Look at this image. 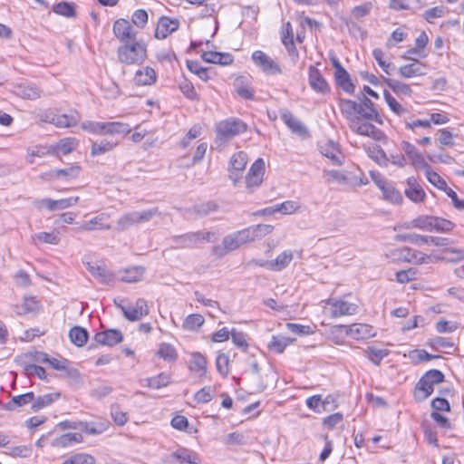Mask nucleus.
I'll list each match as a JSON object with an SVG mask.
<instances>
[{
	"mask_svg": "<svg viewBox=\"0 0 464 464\" xmlns=\"http://www.w3.org/2000/svg\"><path fill=\"white\" fill-rule=\"evenodd\" d=\"M293 251L290 249L283 251L274 260L266 263L268 268L273 271H281L285 269L293 260Z\"/></svg>",
	"mask_w": 464,
	"mask_h": 464,
	"instance_id": "obj_28",
	"label": "nucleus"
},
{
	"mask_svg": "<svg viewBox=\"0 0 464 464\" xmlns=\"http://www.w3.org/2000/svg\"><path fill=\"white\" fill-rule=\"evenodd\" d=\"M246 124L239 119L229 118L216 124V143L225 145L234 137L246 130Z\"/></svg>",
	"mask_w": 464,
	"mask_h": 464,
	"instance_id": "obj_1",
	"label": "nucleus"
},
{
	"mask_svg": "<svg viewBox=\"0 0 464 464\" xmlns=\"http://www.w3.org/2000/svg\"><path fill=\"white\" fill-rule=\"evenodd\" d=\"M145 268L143 266H133L126 269L121 277V280L125 283H135L140 281L144 274Z\"/></svg>",
	"mask_w": 464,
	"mask_h": 464,
	"instance_id": "obj_43",
	"label": "nucleus"
},
{
	"mask_svg": "<svg viewBox=\"0 0 464 464\" xmlns=\"http://www.w3.org/2000/svg\"><path fill=\"white\" fill-rule=\"evenodd\" d=\"M405 196L414 203L424 201L426 193L414 177H410L406 181Z\"/></svg>",
	"mask_w": 464,
	"mask_h": 464,
	"instance_id": "obj_18",
	"label": "nucleus"
},
{
	"mask_svg": "<svg viewBox=\"0 0 464 464\" xmlns=\"http://www.w3.org/2000/svg\"><path fill=\"white\" fill-rule=\"evenodd\" d=\"M369 156L382 167H386L390 161V159L380 146H374L372 149H370Z\"/></svg>",
	"mask_w": 464,
	"mask_h": 464,
	"instance_id": "obj_54",
	"label": "nucleus"
},
{
	"mask_svg": "<svg viewBox=\"0 0 464 464\" xmlns=\"http://www.w3.org/2000/svg\"><path fill=\"white\" fill-rule=\"evenodd\" d=\"M117 306L121 310L125 318L130 322L140 321L143 316H146L150 313V309L147 301L143 298L136 300L134 304L124 306L116 304Z\"/></svg>",
	"mask_w": 464,
	"mask_h": 464,
	"instance_id": "obj_7",
	"label": "nucleus"
},
{
	"mask_svg": "<svg viewBox=\"0 0 464 464\" xmlns=\"http://www.w3.org/2000/svg\"><path fill=\"white\" fill-rule=\"evenodd\" d=\"M82 440V435L81 433H65L54 439L51 444L53 447L64 448L74 442H81Z\"/></svg>",
	"mask_w": 464,
	"mask_h": 464,
	"instance_id": "obj_39",
	"label": "nucleus"
},
{
	"mask_svg": "<svg viewBox=\"0 0 464 464\" xmlns=\"http://www.w3.org/2000/svg\"><path fill=\"white\" fill-rule=\"evenodd\" d=\"M156 72L150 67H145L135 73L134 82L137 85H150L156 82Z\"/></svg>",
	"mask_w": 464,
	"mask_h": 464,
	"instance_id": "obj_33",
	"label": "nucleus"
},
{
	"mask_svg": "<svg viewBox=\"0 0 464 464\" xmlns=\"http://www.w3.org/2000/svg\"><path fill=\"white\" fill-rule=\"evenodd\" d=\"M113 34L122 44H128L136 40L137 35V32L133 29L130 22L123 18L114 22Z\"/></svg>",
	"mask_w": 464,
	"mask_h": 464,
	"instance_id": "obj_10",
	"label": "nucleus"
},
{
	"mask_svg": "<svg viewBox=\"0 0 464 464\" xmlns=\"http://www.w3.org/2000/svg\"><path fill=\"white\" fill-rule=\"evenodd\" d=\"M252 60L256 65L266 74H280V66L264 52L257 50L252 54Z\"/></svg>",
	"mask_w": 464,
	"mask_h": 464,
	"instance_id": "obj_12",
	"label": "nucleus"
},
{
	"mask_svg": "<svg viewBox=\"0 0 464 464\" xmlns=\"http://www.w3.org/2000/svg\"><path fill=\"white\" fill-rule=\"evenodd\" d=\"M53 12L63 15L65 17H73L75 16V8L73 4H70L67 2H60L56 4L53 8Z\"/></svg>",
	"mask_w": 464,
	"mask_h": 464,
	"instance_id": "obj_59",
	"label": "nucleus"
},
{
	"mask_svg": "<svg viewBox=\"0 0 464 464\" xmlns=\"http://www.w3.org/2000/svg\"><path fill=\"white\" fill-rule=\"evenodd\" d=\"M189 369L193 372H199L201 375H204L207 372L206 358L198 353H193Z\"/></svg>",
	"mask_w": 464,
	"mask_h": 464,
	"instance_id": "obj_51",
	"label": "nucleus"
},
{
	"mask_svg": "<svg viewBox=\"0 0 464 464\" xmlns=\"http://www.w3.org/2000/svg\"><path fill=\"white\" fill-rule=\"evenodd\" d=\"M158 355L166 361H175L177 359V353L175 348L169 343H161L158 351Z\"/></svg>",
	"mask_w": 464,
	"mask_h": 464,
	"instance_id": "obj_62",
	"label": "nucleus"
},
{
	"mask_svg": "<svg viewBox=\"0 0 464 464\" xmlns=\"http://www.w3.org/2000/svg\"><path fill=\"white\" fill-rule=\"evenodd\" d=\"M425 175L429 182L440 190L445 191L449 187L446 181L435 171H433L430 166L427 165L425 168Z\"/></svg>",
	"mask_w": 464,
	"mask_h": 464,
	"instance_id": "obj_44",
	"label": "nucleus"
},
{
	"mask_svg": "<svg viewBox=\"0 0 464 464\" xmlns=\"http://www.w3.org/2000/svg\"><path fill=\"white\" fill-rule=\"evenodd\" d=\"M432 218L433 216H419L416 218L412 219L410 223H405V228H419L425 231H432Z\"/></svg>",
	"mask_w": 464,
	"mask_h": 464,
	"instance_id": "obj_37",
	"label": "nucleus"
},
{
	"mask_svg": "<svg viewBox=\"0 0 464 464\" xmlns=\"http://www.w3.org/2000/svg\"><path fill=\"white\" fill-rule=\"evenodd\" d=\"M94 340L102 345L114 346L122 342L123 334L120 330L109 329L97 333L94 335Z\"/></svg>",
	"mask_w": 464,
	"mask_h": 464,
	"instance_id": "obj_19",
	"label": "nucleus"
},
{
	"mask_svg": "<svg viewBox=\"0 0 464 464\" xmlns=\"http://www.w3.org/2000/svg\"><path fill=\"white\" fill-rule=\"evenodd\" d=\"M358 99L360 100V106H362V110H360V115H362L366 120H373L378 123H382V120L379 115L377 110L374 108L373 102L367 98L363 93L358 95Z\"/></svg>",
	"mask_w": 464,
	"mask_h": 464,
	"instance_id": "obj_20",
	"label": "nucleus"
},
{
	"mask_svg": "<svg viewBox=\"0 0 464 464\" xmlns=\"http://www.w3.org/2000/svg\"><path fill=\"white\" fill-rule=\"evenodd\" d=\"M146 385L152 389H160L170 383V376L161 372L157 376L145 379Z\"/></svg>",
	"mask_w": 464,
	"mask_h": 464,
	"instance_id": "obj_47",
	"label": "nucleus"
},
{
	"mask_svg": "<svg viewBox=\"0 0 464 464\" xmlns=\"http://www.w3.org/2000/svg\"><path fill=\"white\" fill-rule=\"evenodd\" d=\"M265 174V161L262 158H258L250 167L248 173L246 177V188L249 190H254L259 187L263 181Z\"/></svg>",
	"mask_w": 464,
	"mask_h": 464,
	"instance_id": "obj_8",
	"label": "nucleus"
},
{
	"mask_svg": "<svg viewBox=\"0 0 464 464\" xmlns=\"http://www.w3.org/2000/svg\"><path fill=\"white\" fill-rule=\"evenodd\" d=\"M336 83L346 92L352 93L354 91V85L351 82L350 74L343 68L338 72H335Z\"/></svg>",
	"mask_w": 464,
	"mask_h": 464,
	"instance_id": "obj_40",
	"label": "nucleus"
},
{
	"mask_svg": "<svg viewBox=\"0 0 464 464\" xmlns=\"http://www.w3.org/2000/svg\"><path fill=\"white\" fill-rule=\"evenodd\" d=\"M389 354L388 350L369 346L364 350V355L374 364L379 365L382 360Z\"/></svg>",
	"mask_w": 464,
	"mask_h": 464,
	"instance_id": "obj_45",
	"label": "nucleus"
},
{
	"mask_svg": "<svg viewBox=\"0 0 464 464\" xmlns=\"http://www.w3.org/2000/svg\"><path fill=\"white\" fill-rule=\"evenodd\" d=\"M86 268L102 284H109L112 281V275L103 266L88 262Z\"/></svg>",
	"mask_w": 464,
	"mask_h": 464,
	"instance_id": "obj_31",
	"label": "nucleus"
},
{
	"mask_svg": "<svg viewBox=\"0 0 464 464\" xmlns=\"http://www.w3.org/2000/svg\"><path fill=\"white\" fill-rule=\"evenodd\" d=\"M241 243L236 232L224 237L221 245L212 247V254L217 257H223L229 252L235 251L241 246Z\"/></svg>",
	"mask_w": 464,
	"mask_h": 464,
	"instance_id": "obj_14",
	"label": "nucleus"
},
{
	"mask_svg": "<svg viewBox=\"0 0 464 464\" xmlns=\"http://www.w3.org/2000/svg\"><path fill=\"white\" fill-rule=\"evenodd\" d=\"M34 400V393L33 392H26L24 394L17 395L12 398L10 401L3 405V409L5 411H13L17 408L23 407L29 403L32 404Z\"/></svg>",
	"mask_w": 464,
	"mask_h": 464,
	"instance_id": "obj_29",
	"label": "nucleus"
},
{
	"mask_svg": "<svg viewBox=\"0 0 464 464\" xmlns=\"http://www.w3.org/2000/svg\"><path fill=\"white\" fill-rule=\"evenodd\" d=\"M170 458L180 462L188 464H199L200 459L198 456L192 450L179 448L170 454Z\"/></svg>",
	"mask_w": 464,
	"mask_h": 464,
	"instance_id": "obj_30",
	"label": "nucleus"
},
{
	"mask_svg": "<svg viewBox=\"0 0 464 464\" xmlns=\"http://www.w3.org/2000/svg\"><path fill=\"white\" fill-rule=\"evenodd\" d=\"M281 118L284 121V122L287 125V127L292 130L293 132L297 133L299 135L306 133L305 127L290 111H285L282 112Z\"/></svg>",
	"mask_w": 464,
	"mask_h": 464,
	"instance_id": "obj_35",
	"label": "nucleus"
},
{
	"mask_svg": "<svg viewBox=\"0 0 464 464\" xmlns=\"http://www.w3.org/2000/svg\"><path fill=\"white\" fill-rule=\"evenodd\" d=\"M117 54L121 63L130 65L143 62L147 56V49L144 43L134 40L121 45Z\"/></svg>",
	"mask_w": 464,
	"mask_h": 464,
	"instance_id": "obj_3",
	"label": "nucleus"
},
{
	"mask_svg": "<svg viewBox=\"0 0 464 464\" xmlns=\"http://www.w3.org/2000/svg\"><path fill=\"white\" fill-rule=\"evenodd\" d=\"M61 396L60 392H51L44 395H41L38 397H34V400L32 402L31 409L33 411L37 412L40 410L44 409L53 403L57 401Z\"/></svg>",
	"mask_w": 464,
	"mask_h": 464,
	"instance_id": "obj_32",
	"label": "nucleus"
},
{
	"mask_svg": "<svg viewBox=\"0 0 464 464\" xmlns=\"http://www.w3.org/2000/svg\"><path fill=\"white\" fill-rule=\"evenodd\" d=\"M389 88H391L397 94H403L410 96L411 94V89L409 84L401 82L393 79H384Z\"/></svg>",
	"mask_w": 464,
	"mask_h": 464,
	"instance_id": "obj_55",
	"label": "nucleus"
},
{
	"mask_svg": "<svg viewBox=\"0 0 464 464\" xmlns=\"http://www.w3.org/2000/svg\"><path fill=\"white\" fill-rule=\"evenodd\" d=\"M118 140H114L113 138L92 141L91 155L95 157L111 151L118 145Z\"/></svg>",
	"mask_w": 464,
	"mask_h": 464,
	"instance_id": "obj_26",
	"label": "nucleus"
},
{
	"mask_svg": "<svg viewBox=\"0 0 464 464\" xmlns=\"http://www.w3.org/2000/svg\"><path fill=\"white\" fill-rule=\"evenodd\" d=\"M419 63L413 62L410 64L402 65L399 68V74L403 78H411L414 76L423 75L421 68L418 65Z\"/></svg>",
	"mask_w": 464,
	"mask_h": 464,
	"instance_id": "obj_50",
	"label": "nucleus"
},
{
	"mask_svg": "<svg viewBox=\"0 0 464 464\" xmlns=\"http://www.w3.org/2000/svg\"><path fill=\"white\" fill-rule=\"evenodd\" d=\"M204 322L205 319L201 314H192L185 318L182 327L185 330L196 331L204 324Z\"/></svg>",
	"mask_w": 464,
	"mask_h": 464,
	"instance_id": "obj_49",
	"label": "nucleus"
},
{
	"mask_svg": "<svg viewBox=\"0 0 464 464\" xmlns=\"http://www.w3.org/2000/svg\"><path fill=\"white\" fill-rule=\"evenodd\" d=\"M434 385L429 383L423 377H421L416 387L414 392V397L418 401H425L429 396H430L434 391Z\"/></svg>",
	"mask_w": 464,
	"mask_h": 464,
	"instance_id": "obj_34",
	"label": "nucleus"
},
{
	"mask_svg": "<svg viewBox=\"0 0 464 464\" xmlns=\"http://www.w3.org/2000/svg\"><path fill=\"white\" fill-rule=\"evenodd\" d=\"M44 121L52 123L58 128H69L75 126L79 121L80 116L77 111H72L69 114H56L48 112L44 116Z\"/></svg>",
	"mask_w": 464,
	"mask_h": 464,
	"instance_id": "obj_11",
	"label": "nucleus"
},
{
	"mask_svg": "<svg viewBox=\"0 0 464 464\" xmlns=\"http://www.w3.org/2000/svg\"><path fill=\"white\" fill-rule=\"evenodd\" d=\"M33 240H38L41 243L58 245L60 237L55 233L40 232L33 236Z\"/></svg>",
	"mask_w": 464,
	"mask_h": 464,
	"instance_id": "obj_61",
	"label": "nucleus"
},
{
	"mask_svg": "<svg viewBox=\"0 0 464 464\" xmlns=\"http://www.w3.org/2000/svg\"><path fill=\"white\" fill-rule=\"evenodd\" d=\"M78 145V141L74 138H65L61 140L57 146V151L63 153V155H67L71 153Z\"/></svg>",
	"mask_w": 464,
	"mask_h": 464,
	"instance_id": "obj_58",
	"label": "nucleus"
},
{
	"mask_svg": "<svg viewBox=\"0 0 464 464\" xmlns=\"http://www.w3.org/2000/svg\"><path fill=\"white\" fill-rule=\"evenodd\" d=\"M179 27V20L178 18H170L169 16L160 17L155 30V37L159 40L167 38L169 34L176 32Z\"/></svg>",
	"mask_w": 464,
	"mask_h": 464,
	"instance_id": "obj_15",
	"label": "nucleus"
},
{
	"mask_svg": "<svg viewBox=\"0 0 464 464\" xmlns=\"http://www.w3.org/2000/svg\"><path fill=\"white\" fill-rule=\"evenodd\" d=\"M325 303L331 306V316L340 317L343 315L355 314L358 311V305L353 303L343 301L338 298H329Z\"/></svg>",
	"mask_w": 464,
	"mask_h": 464,
	"instance_id": "obj_9",
	"label": "nucleus"
},
{
	"mask_svg": "<svg viewBox=\"0 0 464 464\" xmlns=\"http://www.w3.org/2000/svg\"><path fill=\"white\" fill-rule=\"evenodd\" d=\"M109 216L105 213H102L89 221L84 222L82 225V228L86 231H92L96 229L109 230L111 228V225L107 223Z\"/></svg>",
	"mask_w": 464,
	"mask_h": 464,
	"instance_id": "obj_27",
	"label": "nucleus"
},
{
	"mask_svg": "<svg viewBox=\"0 0 464 464\" xmlns=\"http://www.w3.org/2000/svg\"><path fill=\"white\" fill-rule=\"evenodd\" d=\"M323 175L327 183L336 182L338 184H346L348 182L347 177L338 170H324Z\"/></svg>",
	"mask_w": 464,
	"mask_h": 464,
	"instance_id": "obj_60",
	"label": "nucleus"
},
{
	"mask_svg": "<svg viewBox=\"0 0 464 464\" xmlns=\"http://www.w3.org/2000/svg\"><path fill=\"white\" fill-rule=\"evenodd\" d=\"M427 236H422L415 233L398 234L395 236V240L399 242H409L417 246L428 244Z\"/></svg>",
	"mask_w": 464,
	"mask_h": 464,
	"instance_id": "obj_46",
	"label": "nucleus"
},
{
	"mask_svg": "<svg viewBox=\"0 0 464 464\" xmlns=\"http://www.w3.org/2000/svg\"><path fill=\"white\" fill-rule=\"evenodd\" d=\"M308 71V82L310 87L316 92L323 94L328 93L330 92V87L320 71L314 65H310Z\"/></svg>",
	"mask_w": 464,
	"mask_h": 464,
	"instance_id": "obj_16",
	"label": "nucleus"
},
{
	"mask_svg": "<svg viewBox=\"0 0 464 464\" xmlns=\"http://www.w3.org/2000/svg\"><path fill=\"white\" fill-rule=\"evenodd\" d=\"M39 310L38 301L34 297H24V303L21 306L17 307L16 313L18 314H25L29 313H35Z\"/></svg>",
	"mask_w": 464,
	"mask_h": 464,
	"instance_id": "obj_53",
	"label": "nucleus"
},
{
	"mask_svg": "<svg viewBox=\"0 0 464 464\" xmlns=\"http://www.w3.org/2000/svg\"><path fill=\"white\" fill-rule=\"evenodd\" d=\"M336 327L344 329L347 335L357 340L365 339L373 335L372 327L368 324H353L349 326L340 324Z\"/></svg>",
	"mask_w": 464,
	"mask_h": 464,
	"instance_id": "obj_21",
	"label": "nucleus"
},
{
	"mask_svg": "<svg viewBox=\"0 0 464 464\" xmlns=\"http://www.w3.org/2000/svg\"><path fill=\"white\" fill-rule=\"evenodd\" d=\"M294 341V338L282 335H273L270 343L267 344V348L276 353H282Z\"/></svg>",
	"mask_w": 464,
	"mask_h": 464,
	"instance_id": "obj_36",
	"label": "nucleus"
},
{
	"mask_svg": "<svg viewBox=\"0 0 464 464\" xmlns=\"http://www.w3.org/2000/svg\"><path fill=\"white\" fill-rule=\"evenodd\" d=\"M69 338L74 345L82 347L87 343L89 334L86 329L74 326L69 331Z\"/></svg>",
	"mask_w": 464,
	"mask_h": 464,
	"instance_id": "obj_38",
	"label": "nucleus"
},
{
	"mask_svg": "<svg viewBox=\"0 0 464 464\" xmlns=\"http://www.w3.org/2000/svg\"><path fill=\"white\" fill-rule=\"evenodd\" d=\"M81 128L93 134L111 136L114 134H127L131 130L128 123L119 121L100 122L85 121L82 123Z\"/></svg>",
	"mask_w": 464,
	"mask_h": 464,
	"instance_id": "obj_2",
	"label": "nucleus"
},
{
	"mask_svg": "<svg viewBox=\"0 0 464 464\" xmlns=\"http://www.w3.org/2000/svg\"><path fill=\"white\" fill-rule=\"evenodd\" d=\"M247 154L244 151L235 153L230 160L228 170L230 172L229 179L237 185L240 179L241 173L247 164Z\"/></svg>",
	"mask_w": 464,
	"mask_h": 464,
	"instance_id": "obj_13",
	"label": "nucleus"
},
{
	"mask_svg": "<svg viewBox=\"0 0 464 464\" xmlns=\"http://www.w3.org/2000/svg\"><path fill=\"white\" fill-rule=\"evenodd\" d=\"M79 201L78 197H71L58 200L44 198L40 201L41 206L47 208L51 211L61 210L74 206Z\"/></svg>",
	"mask_w": 464,
	"mask_h": 464,
	"instance_id": "obj_24",
	"label": "nucleus"
},
{
	"mask_svg": "<svg viewBox=\"0 0 464 464\" xmlns=\"http://www.w3.org/2000/svg\"><path fill=\"white\" fill-rule=\"evenodd\" d=\"M432 222V230L438 232H450L455 227L452 221L439 217L433 216Z\"/></svg>",
	"mask_w": 464,
	"mask_h": 464,
	"instance_id": "obj_57",
	"label": "nucleus"
},
{
	"mask_svg": "<svg viewBox=\"0 0 464 464\" xmlns=\"http://www.w3.org/2000/svg\"><path fill=\"white\" fill-rule=\"evenodd\" d=\"M320 152L328 158L334 165L341 166L343 164L344 156L339 149V145L333 140H328L320 146Z\"/></svg>",
	"mask_w": 464,
	"mask_h": 464,
	"instance_id": "obj_17",
	"label": "nucleus"
},
{
	"mask_svg": "<svg viewBox=\"0 0 464 464\" xmlns=\"http://www.w3.org/2000/svg\"><path fill=\"white\" fill-rule=\"evenodd\" d=\"M372 120L364 119L361 115L358 119L353 120L348 126L353 132L359 135L371 137L375 140H381L384 137V134L381 130L372 124L370 122Z\"/></svg>",
	"mask_w": 464,
	"mask_h": 464,
	"instance_id": "obj_5",
	"label": "nucleus"
},
{
	"mask_svg": "<svg viewBox=\"0 0 464 464\" xmlns=\"http://www.w3.org/2000/svg\"><path fill=\"white\" fill-rule=\"evenodd\" d=\"M15 92L18 96L28 100H35L39 98L41 94L37 87L30 85H18Z\"/></svg>",
	"mask_w": 464,
	"mask_h": 464,
	"instance_id": "obj_48",
	"label": "nucleus"
},
{
	"mask_svg": "<svg viewBox=\"0 0 464 464\" xmlns=\"http://www.w3.org/2000/svg\"><path fill=\"white\" fill-rule=\"evenodd\" d=\"M218 208L219 206L216 201L209 200L207 202L196 204L193 207L187 208L186 213L202 218L217 211Z\"/></svg>",
	"mask_w": 464,
	"mask_h": 464,
	"instance_id": "obj_25",
	"label": "nucleus"
},
{
	"mask_svg": "<svg viewBox=\"0 0 464 464\" xmlns=\"http://www.w3.org/2000/svg\"><path fill=\"white\" fill-rule=\"evenodd\" d=\"M401 150L411 160V164L415 168L423 169L428 165L423 155L416 149L413 144L404 140L401 142Z\"/></svg>",
	"mask_w": 464,
	"mask_h": 464,
	"instance_id": "obj_22",
	"label": "nucleus"
},
{
	"mask_svg": "<svg viewBox=\"0 0 464 464\" xmlns=\"http://www.w3.org/2000/svg\"><path fill=\"white\" fill-rule=\"evenodd\" d=\"M340 110L342 114L346 118L349 125L353 121V120H356L361 116L360 110H362V106L352 100H341Z\"/></svg>",
	"mask_w": 464,
	"mask_h": 464,
	"instance_id": "obj_23",
	"label": "nucleus"
},
{
	"mask_svg": "<svg viewBox=\"0 0 464 464\" xmlns=\"http://www.w3.org/2000/svg\"><path fill=\"white\" fill-rule=\"evenodd\" d=\"M388 256L393 262L412 263L414 265L427 264L430 259V256L408 246L392 249L388 254Z\"/></svg>",
	"mask_w": 464,
	"mask_h": 464,
	"instance_id": "obj_4",
	"label": "nucleus"
},
{
	"mask_svg": "<svg viewBox=\"0 0 464 464\" xmlns=\"http://www.w3.org/2000/svg\"><path fill=\"white\" fill-rule=\"evenodd\" d=\"M384 99L389 108L397 115L401 116L407 111L404 109L388 91H384Z\"/></svg>",
	"mask_w": 464,
	"mask_h": 464,
	"instance_id": "obj_63",
	"label": "nucleus"
},
{
	"mask_svg": "<svg viewBox=\"0 0 464 464\" xmlns=\"http://www.w3.org/2000/svg\"><path fill=\"white\" fill-rule=\"evenodd\" d=\"M137 224H139L137 211L129 212L119 218L116 229L119 231H124Z\"/></svg>",
	"mask_w": 464,
	"mask_h": 464,
	"instance_id": "obj_41",
	"label": "nucleus"
},
{
	"mask_svg": "<svg viewBox=\"0 0 464 464\" xmlns=\"http://www.w3.org/2000/svg\"><path fill=\"white\" fill-rule=\"evenodd\" d=\"M381 190L385 199L398 204L402 201L401 194L391 184L387 183L385 186H382Z\"/></svg>",
	"mask_w": 464,
	"mask_h": 464,
	"instance_id": "obj_56",
	"label": "nucleus"
},
{
	"mask_svg": "<svg viewBox=\"0 0 464 464\" xmlns=\"http://www.w3.org/2000/svg\"><path fill=\"white\" fill-rule=\"evenodd\" d=\"M81 168L79 166H72L66 169H58L51 172L52 179H72L76 178L80 173Z\"/></svg>",
	"mask_w": 464,
	"mask_h": 464,
	"instance_id": "obj_42",
	"label": "nucleus"
},
{
	"mask_svg": "<svg viewBox=\"0 0 464 464\" xmlns=\"http://www.w3.org/2000/svg\"><path fill=\"white\" fill-rule=\"evenodd\" d=\"M179 88L181 92L189 100L197 101L198 96L195 91L193 84L188 80L184 79L179 84Z\"/></svg>",
	"mask_w": 464,
	"mask_h": 464,
	"instance_id": "obj_64",
	"label": "nucleus"
},
{
	"mask_svg": "<svg viewBox=\"0 0 464 464\" xmlns=\"http://www.w3.org/2000/svg\"><path fill=\"white\" fill-rule=\"evenodd\" d=\"M212 232H189L180 236H173V242L177 243L180 247L185 248H192L197 246L199 243L203 241L211 242L212 241Z\"/></svg>",
	"mask_w": 464,
	"mask_h": 464,
	"instance_id": "obj_6",
	"label": "nucleus"
},
{
	"mask_svg": "<svg viewBox=\"0 0 464 464\" xmlns=\"http://www.w3.org/2000/svg\"><path fill=\"white\" fill-rule=\"evenodd\" d=\"M61 464H96V460L90 454L77 453L66 459Z\"/></svg>",
	"mask_w": 464,
	"mask_h": 464,
	"instance_id": "obj_52",
	"label": "nucleus"
}]
</instances>
